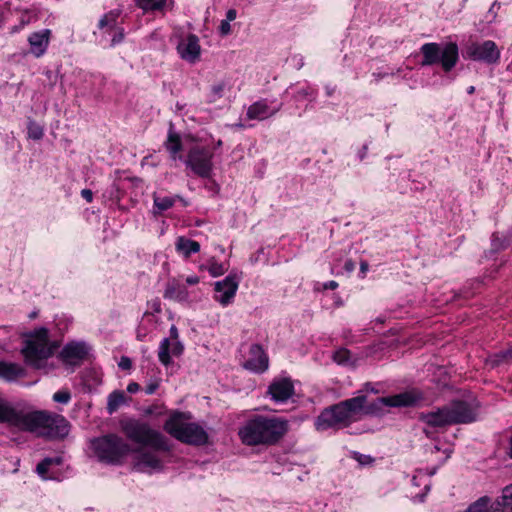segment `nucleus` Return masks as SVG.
Instances as JSON below:
<instances>
[{"label":"nucleus","mask_w":512,"mask_h":512,"mask_svg":"<svg viewBox=\"0 0 512 512\" xmlns=\"http://www.w3.org/2000/svg\"><path fill=\"white\" fill-rule=\"evenodd\" d=\"M366 402L367 397L359 395L324 408L315 420V428L318 431H325L350 426L362 415L373 412L372 406H367Z\"/></svg>","instance_id":"obj_3"},{"label":"nucleus","mask_w":512,"mask_h":512,"mask_svg":"<svg viewBox=\"0 0 512 512\" xmlns=\"http://www.w3.org/2000/svg\"><path fill=\"white\" fill-rule=\"evenodd\" d=\"M370 385H371L370 383H366V384H365L366 389H367V390H368V389H371V391H374V388H371V386H370Z\"/></svg>","instance_id":"obj_61"},{"label":"nucleus","mask_w":512,"mask_h":512,"mask_svg":"<svg viewBox=\"0 0 512 512\" xmlns=\"http://www.w3.org/2000/svg\"><path fill=\"white\" fill-rule=\"evenodd\" d=\"M190 415L184 412H174L164 423V430L178 441L195 446L208 443V433L197 423L186 422Z\"/></svg>","instance_id":"obj_4"},{"label":"nucleus","mask_w":512,"mask_h":512,"mask_svg":"<svg viewBox=\"0 0 512 512\" xmlns=\"http://www.w3.org/2000/svg\"><path fill=\"white\" fill-rule=\"evenodd\" d=\"M0 423H8L49 440L63 439L70 431V424L64 416L45 410L15 407L1 396Z\"/></svg>","instance_id":"obj_1"},{"label":"nucleus","mask_w":512,"mask_h":512,"mask_svg":"<svg viewBox=\"0 0 512 512\" xmlns=\"http://www.w3.org/2000/svg\"><path fill=\"white\" fill-rule=\"evenodd\" d=\"M178 338H179L178 329L176 328L175 325H172L170 328V338H164L161 341L160 346H159L158 357H159V361L163 365L168 366L172 362L171 356H170V345H171L170 340L176 341V340H178Z\"/></svg>","instance_id":"obj_23"},{"label":"nucleus","mask_w":512,"mask_h":512,"mask_svg":"<svg viewBox=\"0 0 512 512\" xmlns=\"http://www.w3.org/2000/svg\"><path fill=\"white\" fill-rule=\"evenodd\" d=\"M219 31L222 36H227L231 33V25L227 20H222L219 26Z\"/></svg>","instance_id":"obj_38"},{"label":"nucleus","mask_w":512,"mask_h":512,"mask_svg":"<svg viewBox=\"0 0 512 512\" xmlns=\"http://www.w3.org/2000/svg\"><path fill=\"white\" fill-rule=\"evenodd\" d=\"M112 31H114V35L111 40V46L119 44L124 39V29L122 27H116Z\"/></svg>","instance_id":"obj_37"},{"label":"nucleus","mask_w":512,"mask_h":512,"mask_svg":"<svg viewBox=\"0 0 512 512\" xmlns=\"http://www.w3.org/2000/svg\"><path fill=\"white\" fill-rule=\"evenodd\" d=\"M367 153V146L364 145L362 149L359 151V158L362 160Z\"/></svg>","instance_id":"obj_52"},{"label":"nucleus","mask_w":512,"mask_h":512,"mask_svg":"<svg viewBox=\"0 0 512 512\" xmlns=\"http://www.w3.org/2000/svg\"><path fill=\"white\" fill-rule=\"evenodd\" d=\"M239 279L236 275H228L225 279L217 281L214 284L215 300L221 305L227 306L230 304L238 289Z\"/></svg>","instance_id":"obj_13"},{"label":"nucleus","mask_w":512,"mask_h":512,"mask_svg":"<svg viewBox=\"0 0 512 512\" xmlns=\"http://www.w3.org/2000/svg\"><path fill=\"white\" fill-rule=\"evenodd\" d=\"M338 287V283L334 280H331V281H328L326 283L323 284V289L324 290H334Z\"/></svg>","instance_id":"obj_46"},{"label":"nucleus","mask_w":512,"mask_h":512,"mask_svg":"<svg viewBox=\"0 0 512 512\" xmlns=\"http://www.w3.org/2000/svg\"><path fill=\"white\" fill-rule=\"evenodd\" d=\"M212 157L209 148L195 145L189 150L185 163L195 174L206 178L212 171Z\"/></svg>","instance_id":"obj_10"},{"label":"nucleus","mask_w":512,"mask_h":512,"mask_svg":"<svg viewBox=\"0 0 512 512\" xmlns=\"http://www.w3.org/2000/svg\"><path fill=\"white\" fill-rule=\"evenodd\" d=\"M288 431L289 422L282 417L253 415L239 428L238 435L246 446H273Z\"/></svg>","instance_id":"obj_2"},{"label":"nucleus","mask_w":512,"mask_h":512,"mask_svg":"<svg viewBox=\"0 0 512 512\" xmlns=\"http://www.w3.org/2000/svg\"><path fill=\"white\" fill-rule=\"evenodd\" d=\"M346 269L347 270H352L353 269V264L352 263H346Z\"/></svg>","instance_id":"obj_58"},{"label":"nucleus","mask_w":512,"mask_h":512,"mask_svg":"<svg viewBox=\"0 0 512 512\" xmlns=\"http://www.w3.org/2000/svg\"><path fill=\"white\" fill-rule=\"evenodd\" d=\"M166 1L167 0H154V3L153 5L151 6V9L150 11H158V10H162L166 4Z\"/></svg>","instance_id":"obj_45"},{"label":"nucleus","mask_w":512,"mask_h":512,"mask_svg":"<svg viewBox=\"0 0 512 512\" xmlns=\"http://www.w3.org/2000/svg\"><path fill=\"white\" fill-rule=\"evenodd\" d=\"M370 385H371L370 383H366V384H365L366 389H367V390H368V389H371V391H374V388H371V386H370Z\"/></svg>","instance_id":"obj_62"},{"label":"nucleus","mask_w":512,"mask_h":512,"mask_svg":"<svg viewBox=\"0 0 512 512\" xmlns=\"http://www.w3.org/2000/svg\"><path fill=\"white\" fill-rule=\"evenodd\" d=\"M224 89H225V84L223 82H221L212 87V92L216 97L220 98V97H222V93H223Z\"/></svg>","instance_id":"obj_43"},{"label":"nucleus","mask_w":512,"mask_h":512,"mask_svg":"<svg viewBox=\"0 0 512 512\" xmlns=\"http://www.w3.org/2000/svg\"><path fill=\"white\" fill-rule=\"evenodd\" d=\"M163 296L165 299L183 302L188 300L189 293L184 284L172 279L167 282Z\"/></svg>","instance_id":"obj_22"},{"label":"nucleus","mask_w":512,"mask_h":512,"mask_svg":"<svg viewBox=\"0 0 512 512\" xmlns=\"http://www.w3.org/2000/svg\"><path fill=\"white\" fill-rule=\"evenodd\" d=\"M121 14L120 10H111L104 14L98 23L100 29H106V32L112 31L117 26V20Z\"/></svg>","instance_id":"obj_28"},{"label":"nucleus","mask_w":512,"mask_h":512,"mask_svg":"<svg viewBox=\"0 0 512 512\" xmlns=\"http://www.w3.org/2000/svg\"><path fill=\"white\" fill-rule=\"evenodd\" d=\"M447 407L453 425L469 424L477 420L479 403L476 399L455 400Z\"/></svg>","instance_id":"obj_11"},{"label":"nucleus","mask_w":512,"mask_h":512,"mask_svg":"<svg viewBox=\"0 0 512 512\" xmlns=\"http://www.w3.org/2000/svg\"><path fill=\"white\" fill-rule=\"evenodd\" d=\"M299 95L307 96L308 92L306 90L299 91Z\"/></svg>","instance_id":"obj_59"},{"label":"nucleus","mask_w":512,"mask_h":512,"mask_svg":"<svg viewBox=\"0 0 512 512\" xmlns=\"http://www.w3.org/2000/svg\"><path fill=\"white\" fill-rule=\"evenodd\" d=\"M62 458L61 457H46L36 466V472L43 480L53 479L51 475H48V470L52 465H61Z\"/></svg>","instance_id":"obj_27"},{"label":"nucleus","mask_w":512,"mask_h":512,"mask_svg":"<svg viewBox=\"0 0 512 512\" xmlns=\"http://www.w3.org/2000/svg\"><path fill=\"white\" fill-rule=\"evenodd\" d=\"M118 366L122 370H130L131 367H132V361H131V359L129 357L122 356L120 361H119V363H118Z\"/></svg>","instance_id":"obj_39"},{"label":"nucleus","mask_w":512,"mask_h":512,"mask_svg":"<svg viewBox=\"0 0 512 512\" xmlns=\"http://www.w3.org/2000/svg\"><path fill=\"white\" fill-rule=\"evenodd\" d=\"M368 267H369V265L366 261H362L360 263V270L362 273H365L368 270Z\"/></svg>","instance_id":"obj_51"},{"label":"nucleus","mask_w":512,"mask_h":512,"mask_svg":"<svg viewBox=\"0 0 512 512\" xmlns=\"http://www.w3.org/2000/svg\"><path fill=\"white\" fill-rule=\"evenodd\" d=\"M332 93H333V89L327 88V94L330 96V95H332Z\"/></svg>","instance_id":"obj_63"},{"label":"nucleus","mask_w":512,"mask_h":512,"mask_svg":"<svg viewBox=\"0 0 512 512\" xmlns=\"http://www.w3.org/2000/svg\"><path fill=\"white\" fill-rule=\"evenodd\" d=\"M56 348L57 344L49 342L48 330L41 327L28 336L22 353L28 364L41 368L43 361L51 357Z\"/></svg>","instance_id":"obj_7"},{"label":"nucleus","mask_w":512,"mask_h":512,"mask_svg":"<svg viewBox=\"0 0 512 512\" xmlns=\"http://www.w3.org/2000/svg\"><path fill=\"white\" fill-rule=\"evenodd\" d=\"M474 91H475L474 86H470V87L468 88V91H467V92H468V94H473V93H474Z\"/></svg>","instance_id":"obj_57"},{"label":"nucleus","mask_w":512,"mask_h":512,"mask_svg":"<svg viewBox=\"0 0 512 512\" xmlns=\"http://www.w3.org/2000/svg\"><path fill=\"white\" fill-rule=\"evenodd\" d=\"M186 283L189 285H196L199 283V277L197 276H189L186 278Z\"/></svg>","instance_id":"obj_50"},{"label":"nucleus","mask_w":512,"mask_h":512,"mask_svg":"<svg viewBox=\"0 0 512 512\" xmlns=\"http://www.w3.org/2000/svg\"><path fill=\"white\" fill-rule=\"evenodd\" d=\"M183 345L179 340L173 341L171 352L175 356H179L183 352Z\"/></svg>","instance_id":"obj_41"},{"label":"nucleus","mask_w":512,"mask_h":512,"mask_svg":"<svg viewBox=\"0 0 512 512\" xmlns=\"http://www.w3.org/2000/svg\"><path fill=\"white\" fill-rule=\"evenodd\" d=\"M498 356L501 357L502 359H507V358L512 359V346L509 349L500 352V354Z\"/></svg>","instance_id":"obj_49"},{"label":"nucleus","mask_w":512,"mask_h":512,"mask_svg":"<svg viewBox=\"0 0 512 512\" xmlns=\"http://www.w3.org/2000/svg\"><path fill=\"white\" fill-rule=\"evenodd\" d=\"M81 192H85V193H88V192H92L90 189H82Z\"/></svg>","instance_id":"obj_64"},{"label":"nucleus","mask_w":512,"mask_h":512,"mask_svg":"<svg viewBox=\"0 0 512 512\" xmlns=\"http://www.w3.org/2000/svg\"><path fill=\"white\" fill-rule=\"evenodd\" d=\"M333 359L338 364H346L350 359V352L346 349L338 350L334 353Z\"/></svg>","instance_id":"obj_34"},{"label":"nucleus","mask_w":512,"mask_h":512,"mask_svg":"<svg viewBox=\"0 0 512 512\" xmlns=\"http://www.w3.org/2000/svg\"><path fill=\"white\" fill-rule=\"evenodd\" d=\"M175 249L185 258H189L192 254L200 251V244L197 241L180 236L176 239Z\"/></svg>","instance_id":"obj_24"},{"label":"nucleus","mask_w":512,"mask_h":512,"mask_svg":"<svg viewBox=\"0 0 512 512\" xmlns=\"http://www.w3.org/2000/svg\"><path fill=\"white\" fill-rule=\"evenodd\" d=\"M159 452L163 450L154 449L149 446H142L137 449H132L133 455V468L138 472L153 473L162 471L164 465L162 459L159 457Z\"/></svg>","instance_id":"obj_9"},{"label":"nucleus","mask_w":512,"mask_h":512,"mask_svg":"<svg viewBox=\"0 0 512 512\" xmlns=\"http://www.w3.org/2000/svg\"><path fill=\"white\" fill-rule=\"evenodd\" d=\"M125 401H126V396L123 391H120V390L113 391L108 396V401H107L108 413L113 414L115 411H117L119 409V407L121 405H123L125 403Z\"/></svg>","instance_id":"obj_29"},{"label":"nucleus","mask_w":512,"mask_h":512,"mask_svg":"<svg viewBox=\"0 0 512 512\" xmlns=\"http://www.w3.org/2000/svg\"><path fill=\"white\" fill-rule=\"evenodd\" d=\"M177 51L183 60L195 63L201 53L199 38L195 34H189L185 39L179 42Z\"/></svg>","instance_id":"obj_17"},{"label":"nucleus","mask_w":512,"mask_h":512,"mask_svg":"<svg viewBox=\"0 0 512 512\" xmlns=\"http://www.w3.org/2000/svg\"><path fill=\"white\" fill-rule=\"evenodd\" d=\"M182 148L181 139L176 133H169L168 140L166 142V149L172 154L175 159L176 154L180 152Z\"/></svg>","instance_id":"obj_31"},{"label":"nucleus","mask_w":512,"mask_h":512,"mask_svg":"<svg viewBox=\"0 0 512 512\" xmlns=\"http://www.w3.org/2000/svg\"><path fill=\"white\" fill-rule=\"evenodd\" d=\"M93 195L94 194H82V196L87 202H91L93 200Z\"/></svg>","instance_id":"obj_54"},{"label":"nucleus","mask_w":512,"mask_h":512,"mask_svg":"<svg viewBox=\"0 0 512 512\" xmlns=\"http://www.w3.org/2000/svg\"><path fill=\"white\" fill-rule=\"evenodd\" d=\"M88 347L83 342H70L60 352V358L66 365L77 366L86 358Z\"/></svg>","instance_id":"obj_16"},{"label":"nucleus","mask_w":512,"mask_h":512,"mask_svg":"<svg viewBox=\"0 0 512 512\" xmlns=\"http://www.w3.org/2000/svg\"><path fill=\"white\" fill-rule=\"evenodd\" d=\"M237 11L235 9H229L226 13V19L227 21L231 22L236 19Z\"/></svg>","instance_id":"obj_48"},{"label":"nucleus","mask_w":512,"mask_h":512,"mask_svg":"<svg viewBox=\"0 0 512 512\" xmlns=\"http://www.w3.org/2000/svg\"><path fill=\"white\" fill-rule=\"evenodd\" d=\"M418 478L419 476H414L413 479H412V483L415 485V486H419V483H418Z\"/></svg>","instance_id":"obj_56"},{"label":"nucleus","mask_w":512,"mask_h":512,"mask_svg":"<svg viewBox=\"0 0 512 512\" xmlns=\"http://www.w3.org/2000/svg\"><path fill=\"white\" fill-rule=\"evenodd\" d=\"M420 51L423 55L422 66L441 63L445 72L451 71L459 58L458 46L453 42L446 43L443 47L434 42L425 43L421 46Z\"/></svg>","instance_id":"obj_8"},{"label":"nucleus","mask_w":512,"mask_h":512,"mask_svg":"<svg viewBox=\"0 0 512 512\" xmlns=\"http://www.w3.org/2000/svg\"><path fill=\"white\" fill-rule=\"evenodd\" d=\"M91 449L97 459L106 464L120 465L132 452L131 446L117 434H107L91 440Z\"/></svg>","instance_id":"obj_5"},{"label":"nucleus","mask_w":512,"mask_h":512,"mask_svg":"<svg viewBox=\"0 0 512 512\" xmlns=\"http://www.w3.org/2000/svg\"><path fill=\"white\" fill-rule=\"evenodd\" d=\"M355 459L362 465L370 464L373 462V458L369 455H362L357 453Z\"/></svg>","instance_id":"obj_42"},{"label":"nucleus","mask_w":512,"mask_h":512,"mask_svg":"<svg viewBox=\"0 0 512 512\" xmlns=\"http://www.w3.org/2000/svg\"><path fill=\"white\" fill-rule=\"evenodd\" d=\"M491 512H512V485L502 490V495L491 506Z\"/></svg>","instance_id":"obj_25"},{"label":"nucleus","mask_w":512,"mask_h":512,"mask_svg":"<svg viewBox=\"0 0 512 512\" xmlns=\"http://www.w3.org/2000/svg\"><path fill=\"white\" fill-rule=\"evenodd\" d=\"M424 489H425V493L419 495V498H420V501H423L424 500V497L426 495V493L429 491L430 489V484H425L424 485Z\"/></svg>","instance_id":"obj_53"},{"label":"nucleus","mask_w":512,"mask_h":512,"mask_svg":"<svg viewBox=\"0 0 512 512\" xmlns=\"http://www.w3.org/2000/svg\"><path fill=\"white\" fill-rule=\"evenodd\" d=\"M295 393L293 382L290 378L274 379L268 386L267 394L276 403H284Z\"/></svg>","instance_id":"obj_15"},{"label":"nucleus","mask_w":512,"mask_h":512,"mask_svg":"<svg viewBox=\"0 0 512 512\" xmlns=\"http://www.w3.org/2000/svg\"><path fill=\"white\" fill-rule=\"evenodd\" d=\"M136 5L144 11H150L154 0H135Z\"/></svg>","instance_id":"obj_40"},{"label":"nucleus","mask_w":512,"mask_h":512,"mask_svg":"<svg viewBox=\"0 0 512 512\" xmlns=\"http://www.w3.org/2000/svg\"><path fill=\"white\" fill-rule=\"evenodd\" d=\"M370 385H371L370 383H366V384H365L366 389H367V390H368V389H371V391H374V388H371V386H370Z\"/></svg>","instance_id":"obj_60"},{"label":"nucleus","mask_w":512,"mask_h":512,"mask_svg":"<svg viewBox=\"0 0 512 512\" xmlns=\"http://www.w3.org/2000/svg\"><path fill=\"white\" fill-rule=\"evenodd\" d=\"M140 389V385L136 382H131L127 386V391L129 393H136Z\"/></svg>","instance_id":"obj_47"},{"label":"nucleus","mask_w":512,"mask_h":512,"mask_svg":"<svg viewBox=\"0 0 512 512\" xmlns=\"http://www.w3.org/2000/svg\"><path fill=\"white\" fill-rule=\"evenodd\" d=\"M512 241V232L509 233L507 237H505L503 240L499 238V233H494L492 236V246L497 249H504L507 246L510 245Z\"/></svg>","instance_id":"obj_33"},{"label":"nucleus","mask_w":512,"mask_h":512,"mask_svg":"<svg viewBox=\"0 0 512 512\" xmlns=\"http://www.w3.org/2000/svg\"><path fill=\"white\" fill-rule=\"evenodd\" d=\"M281 105L270 107L266 100H260L249 106L247 117L249 119L263 120L280 110Z\"/></svg>","instance_id":"obj_21"},{"label":"nucleus","mask_w":512,"mask_h":512,"mask_svg":"<svg viewBox=\"0 0 512 512\" xmlns=\"http://www.w3.org/2000/svg\"><path fill=\"white\" fill-rule=\"evenodd\" d=\"M126 182H129V183H130V182H132V180H130V179H124V180L122 181V186H121L119 189H123V190H124V189H129L130 187L125 186V183H126Z\"/></svg>","instance_id":"obj_55"},{"label":"nucleus","mask_w":512,"mask_h":512,"mask_svg":"<svg viewBox=\"0 0 512 512\" xmlns=\"http://www.w3.org/2000/svg\"><path fill=\"white\" fill-rule=\"evenodd\" d=\"M51 36V30L43 29L41 31L33 32L28 37L30 45V53L35 57H41L45 54Z\"/></svg>","instance_id":"obj_20"},{"label":"nucleus","mask_w":512,"mask_h":512,"mask_svg":"<svg viewBox=\"0 0 512 512\" xmlns=\"http://www.w3.org/2000/svg\"><path fill=\"white\" fill-rule=\"evenodd\" d=\"M244 367L256 373L264 372L268 368V357L260 345H251L249 358L244 363Z\"/></svg>","instance_id":"obj_19"},{"label":"nucleus","mask_w":512,"mask_h":512,"mask_svg":"<svg viewBox=\"0 0 512 512\" xmlns=\"http://www.w3.org/2000/svg\"><path fill=\"white\" fill-rule=\"evenodd\" d=\"M466 53L469 58L488 64L496 63L500 57V52L495 42L491 40L484 41L482 44H470L467 47Z\"/></svg>","instance_id":"obj_12"},{"label":"nucleus","mask_w":512,"mask_h":512,"mask_svg":"<svg viewBox=\"0 0 512 512\" xmlns=\"http://www.w3.org/2000/svg\"><path fill=\"white\" fill-rule=\"evenodd\" d=\"M121 429L125 436L132 442L149 446L154 449L170 451L167 438L159 431L143 421L127 419L120 422Z\"/></svg>","instance_id":"obj_6"},{"label":"nucleus","mask_w":512,"mask_h":512,"mask_svg":"<svg viewBox=\"0 0 512 512\" xmlns=\"http://www.w3.org/2000/svg\"><path fill=\"white\" fill-rule=\"evenodd\" d=\"M419 420L432 428H445L453 425L447 405L436 411L420 413Z\"/></svg>","instance_id":"obj_18"},{"label":"nucleus","mask_w":512,"mask_h":512,"mask_svg":"<svg viewBox=\"0 0 512 512\" xmlns=\"http://www.w3.org/2000/svg\"><path fill=\"white\" fill-rule=\"evenodd\" d=\"M158 387H159V382L153 381L145 387V392H146V394L151 395V394L155 393V391L158 389Z\"/></svg>","instance_id":"obj_44"},{"label":"nucleus","mask_w":512,"mask_h":512,"mask_svg":"<svg viewBox=\"0 0 512 512\" xmlns=\"http://www.w3.org/2000/svg\"><path fill=\"white\" fill-rule=\"evenodd\" d=\"M27 134L30 139L40 140L44 135V131L41 125L34 120H30L27 126Z\"/></svg>","instance_id":"obj_32"},{"label":"nucleus","mask_w":512,"mask_h":512,"mask_svg":"<svg viewBox=\"0 0 512 512\" xmlns=\"http://www.w3.org/2000/svg\"><path fill=\"white\" fill-rule=\"evenodd\" d=\"M423 399V394L419 390L413 389L393 396L379 398L378 402L389 407H410L417 405Z\"/></svg>","instance_id":"obj_14"},{"label":"nucleus","mask_w":512,"mask_h":512,"mask_svg":"<svg viewBox=\"0 0 512 512\" xmlns=\"http://www.w3.org/2000/svg\"><path fill=\"white\" fill-rule=\"evenodd\" d=\"M71 399V394L67 390H61L53 395V400L57 403L67 404Z\"/></svg>","instance_id":"obj_35"},{"label":"nucleus","mask_w":512,"mask_h":512,"mask_svg":"<svg viewBox=\"0 0 512 512\" xmlns=\"http://www.w3.org/2000/svg\"><path fill=\"white\" fill-rule=\"evenodd\" d=\"M175 198L170 196L155 195L154 197V209L155 213H162L166 211L174 204Z\"/></svg>","instance_id":"obj_30"},{"label":"nucleus","mask_w":512,"mask_h":512,"mask_svg":"<svg viewBox=\"0 0 512 512\" xmlns=\"http://www.w3.org/2000/svg\"><path fill=\"white\" fill-rule=\"evenodd\" d=\"M23 375L24 370L18 364L0 361V378L11 382Z\"/></svg>","instance_id":"obj_26"},{"label":"nucleus","mask_w":512,"mask_h":512,"mask_svg":"<svg viewBox=\"0 0 512 512\" xmlns=\"http://www.w3.org/2000/svg\"><path fill=\"white\" fill-rule=\"evenodd\" d=\"M208 271L213 277H217L223 275L226 271V268L221 263L212 262L209 265Z\"/></svg>","instance_id":"obj_36"}]
</instances>
